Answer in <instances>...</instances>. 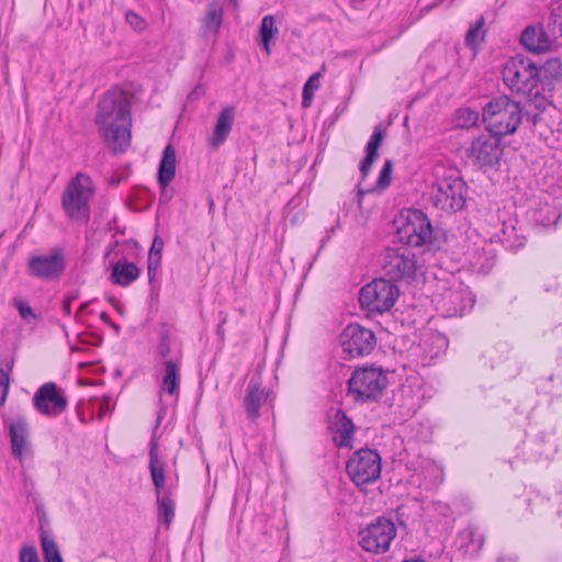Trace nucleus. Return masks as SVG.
Here are the masks:
<instances>
[{"instance_id": "f257e3e1", "label": "nucleus", "mask_w": 562, "mask_h": 562, "mask_svg": "<svg viewBox=\"0 0 562 562\" xmlns=\"http://www.w3.org/2000/svg\"><path fill=\"white\" fill-rule=\"evenodd\" d=\"M95 124L109 148L114 153L125 151L131 144V104L127 95L119 89L103 94L98 104Z\"/></svg>"}, {"instance_id": "f03ea898", "label": "nucleus", "mask_w": 562, "mask_h": 562, "mask_svg": "<svg viewBox=\"0 0 562 562\" xmlns=\"http://www.w3.org/2000/svg\"><path fill=\"white\" fill-rule=\"evenodd\" d=\"M504 85L516 94L536 97L541 92L540 70L530 58L515 56L504 66Z\"/></svg>"}, {"instance_id": "7ed1b4c3", "label": "nucleus", "mask_w": 562, "mask_h": 562, "mask_svg": "<svg viewBox=\"0 0 562 562\" xmlns=\"http://www.w3.org/2000/svg\"><path fill=\"white\" fill-rule=\"evenodd\" d=\"M482 116L487 131L502 137L516 132L521 123L522 111L519 102L501 95L492 99L483 108Z\"/></svg>"}, {"instance_id": "20e7f679", "label": "nucleus", "mask_w": 562, "mask_h": 562, "mask_svg": "<svg viewBox=\"0 0 562 562\" xmlns=\"http://www.w3.org/2000/svg\"><path fill=\"white\" fill-rule=\"evenodd\" d=\"M94 195L91 177L78 172L65 187L61 194V206L66 216L76 222L87 223L90 218V200Z\"/></svg>"}, {"instance_id": "39448f33", "label": "nucleus", "mask_w": 562, "mask_h": 562, "mask_svg": "<svg viewBox=\"0 0 562 562\" xmlns=\"http://www.w3.org/2000/svg\"><path fill=\"white\" fill-rule=\"evenodd\" d=\"M387 386V375L381 367L364 366L356 369L348 380V395L356 403L376 401Z\"/></svg>"}, {"instance_id": "423d86ee", "label": "nucleus", "mask_w": 562, "mask_h": 562, "mask_svg": "<svg viewBox=\"0 0 562 562\" xmlns=\"http://www.w3.org/2000/svg\"><path fill=\"white\" fill-rule=\"evenodd\" d=\"M159 445L155 435L149 442V471L156 492L158 517L162 520L166 529H169L173 518L176 504L168 491H162L166 484L165 464L159 459Z\"/></svg>"}, {"instance_id": "0eeeda50", "label": "nucleus", "mask_w": 562, "mask_h": 562, "mask_svg": "<svg viewBox=\"0 0 562 562\" xmlns=\"http://www.w3.org/2000/svg\"><path fill=\"white\" fill-rule=\"evenodd\" d=\"M468 187L458 176L450 173L437 178L430 189L429 201L438 210L454 213L463 209Z\"/></svg>"}, {"instance_id": "6e6552de", "label": "nucleus", "mask_w": 562, "mask_h": 562, "mask_svg": "<svg viewBox=\"0 0 562 562\" xmlns=\"http://www.w3.org/2000/svg\"><path fill=\"white\" fill-rule=\"evenodd\" d=\"M400 243L408 247H420L431 243L432 226L424 212L408 209L401 212L396 221Z\"/></svg>"}, {"instance_id": "1a4fd4ad", "label": "nucleus", "mask_w": 562, "mask_h": 562, "mask_svg": "<svg viewBox=\"0 0 562 562\" xmlns=\"http://www.w3.org/2000/svg\"><path fill=\"white\" fill-rule=\"evenodd\" d=\"M398 294V288L392 281L374 279L361 288L359 303L369 313L383 314L392 308Z\"/></svg>"}, {"instance_id": "9d476101", "label": "nucleus", "mask_w": 562, "mask_h": 562, "mask_svg": "<svg viewBox=\"0 0 562 562\" xmlns=\"http://www.w3.org/2000/svg\"><path fill=\"white\" fill-rule=\"evenodd\" d=\"M397 533L395 524L385 517H378L359 532V546L366 552L383 554L390 550Z\"/></svg>"}, {"instance_id": "9b49d317", "label": "nucleus", "mask_w": 562, "mask_h": 562, "mask_svg": "<svg viewBox=\"0 0 562 562\" xmlns=\"http://www.w3.org/2000/svg\"><path fill=\"white\" fill-rule=\"evenodd\" d=\"M346 472L357 486L373 483L381 475V457L373 449H359L347 461Z\"/></svg>"}, {"instance_id": "f8f14e48", "label": "nucleus", "mask_w": 562, "mask_h": 562, "mask_svg": "<svg viewBox=\"0 0 562 562\" xmlns=\"http://www.w3.org/2000/svg\"><path fill=\"white\" fill-rule=\"evenodd\" d=\"M418 268L415 254L407 247L387 248L383 254L382 270L392 282L414 280Z\"/></svg>"}, {"instance_id": "ddd939ff", "label": "nucleus", "mask_w": 562, "mask_h": 562, "mask_svg": "<svg viewBox=\"0 0 562 562\" xmlns=\"http://www.w3.org/2000/svg\"><path fill=\"white\" fill-rule=\"evenodd\" d=\"M344 359H353L370 355L375 346L374 333L358 323L347 325L339 336Z\"/></svg>"}, {"instance_id": "4468645a", "label": "nucleus", "mask_w": 562, "mask_h": 562, "mask_svg": "<svg viewBox=\"0 0 562 562\" xmlns=\"http://www.w3.org/2000/svg\"><path fill=\"white\" fill-rule=\"evenodd\" d=\"M434 302L443 317H454L470 311L474 305V297L469 288L458 285L436 295Z\"/></svg>"}, {"instance_id": "2eb2a0df", "label": "nucleus", "mask_w": 562, "mask_h": 562, "mask_svg": "<svg viewBox=\"0 0 562 562\" xmlns=\"http://www.w3.org/2000/svg\"><path fill=\"white\" fill-rule=\"evenodd\" d=\"M65 268V255L61 250H54L48 255L31 256L27 260L29 274L46 281L58 279Z\"/></svg>"}, {"instance_id": "dca6fc26", "label": "nucleus", "mask_w": 562, "mask_h": 562, "mask_svg": "<svg viewBox=\"0 0 562 562\" xmlns=\"http://www.w3.org/2000/svg\"><path fill=\"white\" fill-rule=\"evenodd\" d=\"M33 405L40 414L57 417L66 411L68 401L54 382H46L35 392Z\"/></svg>"}, {"instance_id": "f3484780", "label": "nucleus", "mask_w": 562, "mask_h": 562, "mask_svg": "<svg viewBox=\"0 0 562 562\" xmlns=\"http://www.w3.org/2000/svg\"><path fill=\"white\" fill-rule=\"evenodd\" d=\"M8 428L12 456L22 461L24 457L32 456V447L30 441L29 423L23 415H16L3 420Z\"/></svg>"}, {"instance_id": "a211bd4d", "label": "nucleus", "mask_w": 562, "mask_h": 562, "mask_svg": "<svg viewBox=\"0 0 562 562\" xmlns=\"http://www.w3.org/2000/svg\"><path fill=\"white\" fill-rule=\"evenodd\" d=\"M501 155V139L491 133L474 138L469 148V157L480 167H493Z\"/></svg>"}, {"instance_id": "6ab92c4d", "label": "nucleus", "mask_w": 562, "mask_h": 562, "mask_svg": "<svg viewBox=\"0 0 562 562\" xmlns=\"http://www.w3.org/2000/svg\"><path fill=\"white\" fill-rule=\"evenodd\" d=\"M520 44L530 53L542 54L552 48L553 36L541 24L529 25L520 35Z\"/></svg>"}, {"instance_id": "aec40b11", "label": "nucleus", "mask_w": 562, "mask_h": 562, "mask_svg": "<svg viewBox=\"0 0 562 562\" xmlns=\"http://www.w3.org/2000/svg\"><path fill=\"white\" fill-rule=\"evenodd\" d=\"M329 429L333 435V441L338 448L351 447L355 425L344 411H336L329 420Z\"/></svg>"}, {"instance_id": "412c9836", "label": "nucleus", "mask_w": 562, "mask_h": 562, "mask_svg": "<svg viewBox=\"0 0 562 562\" xmlns=\"http://www.w3.org/2000/svg\"><path fill=\"white\" fill-rule=\"evenodd\" d=\"M467 261L479 273H488L496 261L495 251L491 244L482 241V245L468 248L465 252Z\"/></svg>"}, {"instance_id": "4be33fe9", "label": "nucleus", "mask_w": 562, "mask_h": 562, "mask_svg": "<svg viewBox=\"0 0 562 562\" xmlns=\"http://www.w3.org/2000/svg\"><path fill=\"white\" fill-rule=\"evenodd\" d=\"M268 393L260 386V383L251 380L247 386L244 398V406L247 416L256 420L260 416V408L266 403Z\"/></svg>"}, {"instance_id": "5701e85b", "label": "nucleus", "mask_w": 562, "mask_h": 562, "mask_svg": "<svg viewBox=\"0 0 562 562\" xmlns=\"http://www.w3.org/2000/svg\"><path fill=\"white\" fill-rule=\"evenodd\" d=\"M140 276V269L125 258L117 260L111 270L110 281L112 284L128 286Z\"/></svg>"}, {"instance_id": "b1692460", "label": "nucleus", "mask_w": 562, "mask_h": 562, "mask_svg": "<svg viewBox=\"0 0 562 562\" xmlns=\"http://www.w3.org/2000/svg\"><path fill=\"white\" fill-rule=\"evenodd\" d=\"M560 217V210L548 201L533 202V205H531L529 210L530 221L542 227H549L557 224Z\"/></svg>"}, {"instance_id": "393cba45", "label": "nucleus", "mask_w": 562, "mask_h": 562, "mask_svg": "<svg viewBox=\"0 0 562 562\" xmlns=\"http://www.w3.org/2000/svg\"><path fill=\"white\" fill-rule=\"evenodd\" d=\"M161 392L178 398L180 393V363L173 359L162 362Z\"/></svg>"}, {"instance_id": "a878e982", "label": "nucleus", "mask_w": 562, "mask_h": 562, "mask_svg": "<svg viewBox=\"0 0 562 562\" xmlns=\"http://www.w3.org/2000/svg\"><path fill=\"white\" fill-rule=\"evenodd\" d=\"M176 150L171 144H168L162 153L158 168V184L165 190L176 176Z\"/></svg>"}, {"instance_id": "bb28decb", "label": "nucleus", "mask_w": 562, "mask_h": 562, "mask_svg": "<svg viewBox=\"0 0 562 562\" xmlns=\"http://www.w3.org/2000/svg\"><path fill=\"white\" fill-rule=\"evenodd\" d=\"M422 471L418 474L419 485H424L426 490L437 488L445 477L443 469L437 462L424 459L422 460Z\"/></svg>"}, {"instance_id": "cd10ccee", "label": "nucleus", "mask_w": 562, "mask_h": 562, "mask_svg": "<svg viewBox=\"0 0 562 562\" xmlns=\"http://www.w3.org/2000/svg\"><path fill=\"white\" fill-rule=\"evenodd\" d=\"M383 137H384L383 132L381 131V128L379 126H376L374 128L368 144L366 145V156L359 166L362 179H364L368 176L373 162L379 157L378 150L382 144Z\"/></svg>"}, {"instance_id": "c85d7f7f", "label": "nucleus", "mask_w": 562, "mask_h": 562, "mask_svg": "<svg viewBox=\"0 0 562 562\" xmlns=\"http://www.w3.org/2000/svg\"><path fill=\"white\" fill-rule=\"evenodd\" d=\"M233 123H234V109L233 108L223 109L220 112L216 123H215V126H214V131H213V135H212V139H211L212 146L217 147L226 140L228 134L232 131Z\"/></svg>"}, {"instance_id": "c756f323", "label": "nucleus", "mask_w": 562, "mask_h": 562, "mask_svg": "<svg viewBox=\"0 0 562 562\" xmlns=\"http://www.w3.org/2000/svg\"><path fill=\"white\" fill-rule=\"evenodd\" d=\"M392 170H393L392 160L385 159L375 186L368 188V189H363L361 187V182H359L358 191H357V203H358L359 207H361L362 198L364 194L371 193V192H382L386 188H389V186L391 184Z\"/></svg>"}, {"instance_id": "7c9ffc66", "label": "nucleus", "mask_w": 562, "mask_h": 562, "mask_svg": "<svg viewBox=\"0 0 562 562\" xmlns=\"http://www.w3.org/2000/svg\"><path fill=\"white\" fill-rule=\"evenodd\" d=\"M459 540L468 552H476L484 544V536L474 527L463 529L459 535Z\"/></svg>"}, {"instance_id": "2f4dec72", "label": "nucleus", "mask_w": 562, "mask_h": 562, "mask_svg": "<svg viewBox=\"0 0 562 562\" xmlns=\"http://www.w3.org/2000/svg\"><path fill=\"white\" fill-rule=\"evenodd\" d=\"M223 22V8L218 3H210L205 16L203 19V25L206 32L216 34Z\"/></svg>"}, {"instance_id": "473e14b6", "label": "nucleus", "mask_w": 562, "mask_h": 562, "mask_svg": "<svg viewBox=\"0 0 562 562\" xmlns=\"http://www.w3.org/2000/svg\"><path fill=\"white\" fill-rule=\"evenodd\" d=\"M277 32L278 30L276 27L274 16L271 14L265 15L260 23L259 33L261 38V47L267 55L271 54L270 42Z\"/></svg>"}, {"instance_id": "72a5a7b5", "label": "nucleus", "mask_w": 562, "mask_h": 562, "mask_svg": "<svg viewBox=\"0 0 562 562\" xmlns=\"http://www.w3.org/2000/svg\"><path fill=\"white\" fill-rule=\"evenodd\" d=\"M502 243L509 248L510 250H518L525 245V237L522 235H518L516 232V227L507 223L502 224Z\"/></svg>"}, {"instance_id": "f704fd0d", "label": "nucleus", "mask_w": 562, "mask_h": 562, "mask_svg": "<svg viewBox=\"0 0 562 562\" xmlns=\"http://www.w3.org/2000/svg\"><path fill=\"white\" fill-rule=\"evenodd\" d=\"M540 70L541 80H555L560 78L562 71V65L559 58H550L543 65L538 67Z\"/></svg>"}, {"instance_id": "c9c22d12", "label": "nucleus", "mask_w": 562, "mask_h": 562, "mask_svg": "<svg viewBox=\"0 0 562 562\" xmlns=\"http://www.w3.org/2000/svg\"><path fill=\"white\" fill-rule=\"evenodd\" d=\"M479 112L469 108L459 109L456 112V124L459 127L468 128L476 124Z\"/></svg>"}, {"instance_id": "e433bc0d", "label": "nucleus", "mask_w": 562, "mask_h": 562, "mask_svg": "<svg viewBox=\"0 0 562 562\" xmlns=\"http://www.w3.org/2000/svg\"><path fill=\"white\" fill-rule=\"evenodd\" d=\"M484 18L481 16L465 35V44L469 47H476L484 40Z\"/></svg>"}, {"instance_id": "4c0bfd02", "label": "nucleus", "mask_w": 562, "mask_h": 562, "mask_svg": "<svg viewBox=\"0 0 562 562\" xmlns=\"http://www.w3.org/2000/svg\"><path fill=\"white\" fill-rule=\"evenodd\" d=\"M41 544L45 562H52L61 559L59 549L53 538L42 535Z\"/></svg>"}, {"instance_id": "58836bf2", "label": "nucleus", "mask_w": 562, "mask_h": 562, "mask_svg": "<svg viewBox=\"0 0 562 562\" xmlns=\"http://www.w3.org/2000/svg\"><path fill=\"white\" fill-rule=\"evenodd\" d=\"M12 305L18 310L21 318L24 322L31 323V322L37 319V316L34 313L33 308L24 300L19 299V297H14L12 300Z\"/></svg>"}, {"instance_id": "ea45409f", "label": "nucleus", "mask_w": 562, "mask_h": 562, "mask_svg": "<svg viewBox=\"0 0 562 562\" xmlns=\"http://www.w3.org/2000/svg\"><path fill=\"white\" fill-rule=\"evenodd\" d=\"M319 77H321V74L316 72V74L312 75L308 78V80L305 82L304 88H303V100H302L304 108L310 106L313 91L319 87Z\"/></svg>"}, {"instance_id": "a19ab883", "label": "nucleus", "mask_w": 562, "mask_h": 562, "mask_svg": "<svg viewBox=\"0 0 562 562\" xmlns=\"http://www.w3.org/2000/svg\"><path fill=\"white\" fill-rule=\"evenodd\" d=\"M125 21L136 32H143L147 27L146 20L133 10L126 11Z\"/></svg>"}, {"instance_id": "79ce46f5", "label": "nucleus", "mask_w": 562, "mask_h": 562, "mask_svg": "<svg viewBox=\"0 0 562 562\" xmlns=\"http://www.w3.org/2000/svg\"><path fill=\"white\" fill-rule=\"evenodd\" d=\"M13 361L8 366V370L0 368V407L4 404L10 384L9 371L11 370Z\"/></svg>"}, {"instance_id": "37998d69", "label": "nucleus", "mask_w": 562, "mask_h": 562, "mask_svg": "<svg viewBox=\"0 0 562 562\" xmlns=\"http://www.w3.org/2000/svg\"><path fill=\"white\" fill-rule=\"evenodd\" d=\"M544 184L551 194L562 195V168L559 177L555 179L554 176H544Z\"/></svg>"}, {"instance_id": "c03bdc74", "label": "nucleus", "mask_w": 562, "mask_h": 562, "mask_svg": "<svg viewBox=\"0 0 562 562\" xmlns=\"http://www.w3.org/2000/svg\"><path fill=\"white\" fill-rule=\"evenodd\" d=\"M549 25H552L554 30L558 29L562 36V3L554 4L551 8Z\"/></svg>"}, {"instance_id": "a18cd8bd", "label": "nucleus", "mask_w": 562, "mask_h": 562, "mask_svg": "<svg viewBox=\"0 0 562 562\" xmlns=\"http://www.w3.org/2000/svg\"><path fill=\"white\" fill-rule=\"evenodd\" d=\"M19 562H41L35 547H22L20 550Z\"/></svg>"}, {"instance_id": "49530a36", "label": "nucleus", "mask_w": 562, "mask_h": 562, "mask_svg": "<svg viewBox=\"0 0 562 562\" xmlns=\"http://www.w3.org/2000/svg\"><path fill=\"white\" fill-rule=\"evenodd\" d=\"M171 353V344L168 335H162L157 346V355L165 360H169L168 357Z\"/></svg>"}, {"instance_id": "de8ad7c7", "label": "nucleus", "mask_w": 562, "mask_h": 562, "mask_svg": "<svg viewBox=\"0 0 562 562\" xmlns=\"http://www.w3.org/2000/svg\"><path fill=\"white\" fill-rule=\"evenodd\" d=\"M162 248H164V240L156 236L154 238V241H153V245L149 249V252H148V259H160L161 260V252H162Z\"/></svg>"}, {"instance_id": "09e8293b", "label": "nucleus", "mask_w": 562, "mask_h": 562, "mask_svg": "<svg viewBox=\"0 0 562 562\" xmlns=\"http://www.w3.org/2000/svg\"><path fill=\"white\" fill-rule=\"evenodd\" d=\"M160 259H147V274L149 283H153L160 268Z\"/></svg>"}, {"instance_id": "8fccbe9b", "label": "nucleus", "mask_w": 562, "mask_h": 562, "mask_svg": "<svg viewBox=\"0 0 562 562\" xmlns=\"http://www.w3.org/2000/svg\"><path fill=\"white\" fill-rule=\"evenodd\" d=\"M496 562H517V558L515 555L502 554L497 558Z\"/></svg>"}, {"instance_id": "3c124183", "label": "nucleus", "mask_w": 562, "mask_h": 562, "mask_svg": "<svg viewBox=\"0 0 562 562\" xmlns=\"http://www.w3.org/2000/svg\"><path fill=\"white\" fill-rule=\"evenodd\" d=\"M70 304H71V299H66L64 301V304H63V311L66 315H70L71 314V307H70Z\"/></svg>"}, {"instance_id": "603ef678", "label": "nucleus", "mask_w": 562, "mask_h": 562, "mask_svg": "<svg viewBox=\"0 0 562 562\" xmlns=\"http://www.w3.org/2000/svg\"><path fill=\"white\" fill-rule=\"evenodd\" d=\"M225 323H226V317H224L221 321V323L218 324L217 329H216L217 335L221 336L222 338L224 337V328H223V326H224Z\"/></svg>"}, {"instance_id": "864d4df0", "label": "nucleus", "mask_w": 562, "mask_h": 562, "mask_svg": "<svg viewBox=\"0 0 562 562\" xmlns=\"http://www.w3.org/2000/svg\"><path fill=\"white\" fill-rule=\"evenodd\" d=\"M165 414V409H160L158 415H157V423H156V428L159 426V424L161 423V419H162V416Z\"/></svg>"}, {"instance_id": "5fc2aeb1", "label": "nucleus", "mask_w": 562, "mask_h": 562, "mask_svg": "<svg viewBox=\"0 0 562 562\" xmlns=\"http://www.w3.org/2000/svg\"><path fill=\"white\" fill-rule=\"evenodd\" d=\"M101 319H103L104 322L110 323L109 317H108V315L105 313L101 314Z\"/></svg>"}, {"instance_id": "6e6d98bb", "label": "nucleus", "mask_w": 562, "mask_h": 562, "mask_svg": "<svg viewBox=\"0 0 562 562\" xmlns=\"http://www.w3.org/2000/svg\"><path fill=\"white\" fill-rule=\"evenodd\" d=\"M404 562H425L422 559L405 560Z\"/></svg>"}]
</instances>
